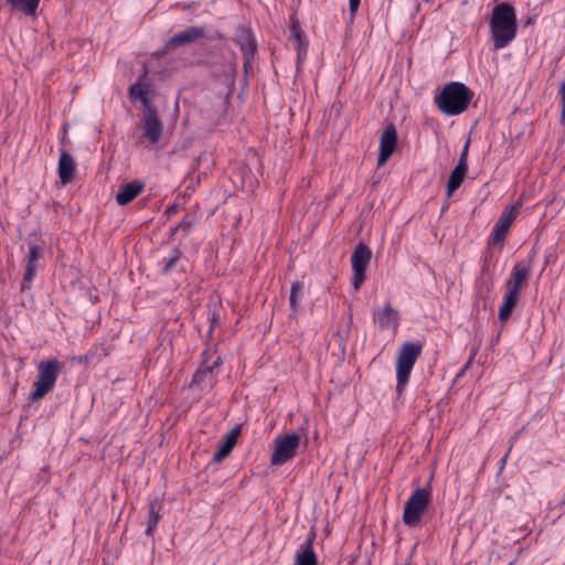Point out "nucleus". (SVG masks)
<instances>
[{
    "label": "nucleus",
    "instance_id": "1",
    "mask_svg": "<svg viewBox=\"0 0 565 565\" xmlns=\"http://www.w3.org/2000/svg\"><path fill=\"white\" fill-rule=\"evenodd\" d=\"M490 31L493 49L500 50L508 46L516 36V13L512 4L498 3L492 8L490 18Z\"/></svg>",
    "mask_w": 565,
    "mask_h": 565
},
{
    "label": "nucleus",
    "instance_id": "2",
    "mask_svg": "<svg viewBox=\"0 0 565 565\" xmlns=\"http://www.w3.org/2000/svg\"><path fill=\"white\" fill-rule=\"evenodd\" d=\"M473 98V92L460 82H450L435 96L439 110L447 116L462 114Z\"/></svg>",
    "mask_w": 565,
    "mask_h": 565
},
{
    "label": "nucleus",
    "instance_id": "3",
    "mask_svg": "<svg viewBox=\"0 0 565 565\" xmlns=\"http://www.w3.org/2000/svg\"><path fill=\"white\" fill-rule=\"evenodd\" d=\"M423 345L419 342L407 341L403 343L396 360V393L402 394L409 381L411 372L419 358Z\"/></svg>",
    "mask_w": 565,
    "mask_h": 565
},
{
    "label": "nucleus",
    "instance_id": "4",
    "mask_svg": "<svg viewBox=\"0 0 565 565\" xmlns=\"http://www.w3.org/2000/svg\"><path fill=\"white\" fill-rule=\"evenodd\" d=\"M431 499L430 487L417 488L405 503L403 522L408 527H417L423 521L424 513Z\"/></svg>",
    "mask_w": 565,
    "mask_h": 565
},
{
    "label": "nucleus",
    "instance_id": "5",
    "mask_svg": "<svg viewBox=\"0 0 565 565\" xmlns=\"http://www.w3.org/2000/svg\"><path fill=\"white\" fill-rule=\"evenodd\" d=\"M61 366V362L56 359H47L39 364V374L33 383L34 390L30 395L31 401H39L53 390Z\"/></svg>",
    "mask_w": 565,
    "mask_h": 565
},
{
    "label": "nucleus",
    "instance_id": "6",
    "mask_svg": "<svg viewBox=\"0 0 565 565\" xmlns=\"http://www.w3.org/2000/svg\"><path fill=\"white\" fill-rule=\"evenodd\" d=\"M275 449L270 457L271 466H282L291 460L300 445V436L297 433L279 435L274 440Z\"/></svg>",
    "mask_w": 565,
    "mask_h": 565
},
{
    "label": "nucleus",
    "instance_id": "7",
    "mask_svg": "<svg viewBox=\"0 0 565 565\" xmlns=\"http://www.w3.org/2000/svg\"><path fill=\"white\" fill-rule=\"evenodd\" d=\"M150 83L148 82V70L145 66L136 83L128 88V96L132 103L140 102L142 116L157 114V108L149 98Z\"/></svg>",
    "mask_w": 565,
    "mask_h": 565
},
{
    "label": "nucleus",
    "instance_id": "8",
    "mask_svg": "<svg viewBox=\"0 0 565 565\" xmlns=\"http://www.w3.org/2000/svg\"><path fill=\"white\" fill-rule=\"evenodd\" d=\"M372 258V250L365 243H359L351 256L352 286L359 290L366 278V269Z\"/></svg>",
    "mask_w": 565,
    "mask_h": 565
},
{
    "label": "nucleus",
    "instance_id": "9",
    "mask_svg": "<svg viewBox=\"0 0 565 565\" xmlns=\"http://www.w3.org/2000/svg\"><path fill=\"white\" fill-rule=\"evenodd\" d=\"M28 247L29 250L25 257L24 274L21 282L22 292L31 289L32 282L38 273L39 260L43 254V248L31 239L28 242Z\"/></svg>",
    "mask_w": 565,
    "mask_h": 565
},
{
    "label": "nucleus",
    "instance_id": "10",
    "mask_svg": "<svg viewBox=\"0 0 565 565\" xmlns=\"http://www.w3.org/2000/svg\"><path fill=\"white\" fill-rule=\"evenodd\" d=\"M520 206L521 204L518 203L511 206L510 209H505L501 213L499 220L497 221L492 228L491 242L493 244H502L505 241L510 227L516 217Z\"/></svg>",
    "mask_w": 565,
    "mask_h": 565
},
{
    "label": "nucleus",
    "instance_id": "11",
    "mask_svg": "<svg viewBox=\"0 0 565 565\" xmlns=\"http://www.w3.org/2000/svg\"><path fill=\"white\" fill-rule=\"evenodd\" d=\"M235 41L239 45V49L243 53L245 60L244 70L245 72H247L257 50L256 40L248 29L244 26H238Z\"/></svg>",
    "mask_w": 565,
    "mask_h": 565
},
{
    "label": "nucleus",
    "instance_id": "12",
    "mask_svg": "<svg viewBox=\"0 0 565 565\" xmlns=\"http://www.w3.org/2000/svg\"><path fill=\"white\" fill-rule=\"evenodd\" d=\"M205 36V28L204 26H190L182 32H179L171 36L166 45L164 51H173L180 46L193 43Z\"/></svg>",
    "mask_w": 565,
    "mask_h": 565
},
{
    "label": "nucleus",
    "instance_id": "13",
    "mask_svg": "<svg viewBox=\"0 0 565 565\" xmlns=\"http://www.w3.org/2000/svg\"><path fill=\"white\" fill-rule=\"evenodd\" d=\"M396 143H397L396 128L393 124H388L385 127V129L381 136L380 152H379V157H377L379 166L386 163V161L393 154Z\"/></svg>",
    "mask_w": 565,
    "mask_h": 565
},
{
    "label": "nucleus",
    "instance_id": "14",
    "mask_svg": "<svg viewBox=\"0 0 565 565\" xmlns=\"http://www.w3.org/2000/svg\"><path fill=\"white\" fill-rule=\"evenodd\" d=\"M373 321L381 330H396L399 326V313L387 302L382 309L373 311Z\"/></svg>",
    "mask_w": 565,
    "mask_h": 565
},
{
    "label": "nucleus",
    "instance_id": "15",
    "mask_svg": "<svg viewBox=\"0 0 565 565\" xmlns=\"http://www.w3.org/2000/svg\"><path fill=\"white\" fill-rule=\"evenodd\" d=\"M317 537L315 527H311L306 541L299 546L296 557L295 565H317L318 559L313 551V543Z\"/></svg>",
    "mask_w": 565,
    "mask_h": 565
},
{
    "label": "nucleus",
    "instance_id": "16",
    "mask_svg": "<svg viewBox=\"0 0 565 565\" xmlns=\"http://www.w3.org/2000/svg\"><path fill=\"white\" fill-rule=\"evenodd\" d=\"M530 274V262L527 264H515L511 270L510 278L507 281L508 290L520 294V290L526 285Z\"/></svg>",
    "mask_w": 565,
    "mask_h": 565
},
{
    "label": "nucleus",
    "instance_id": "17",
    "mask_svg": "<svg viewBox=\"0 0 565 565\" xmlns=\"http://www.w3.org/2000/svg\"><path fill=\"white\" fill-rule=\"evenodd\" d=\"M242 433V426L235 425L231 430H228L217 448V450L213 455V462H222L234 449L237 439Z\"/></svg>",
    "mask_w": 565,
    "mask_h": 565
},
{
    "label": "nucleus",
    "instance_id": "18",
    "mask_svg": "<svg viewBox=\"0 0 565 565\" xmlns=\"http://www.w3.org/2000/svg\"><path fill=\"white\" fill-rule=\"evenodd\" d=\"M142 131L151 143H158L163 132V122L157 114L142 116Z\"/></svg>",
    "mask_w": 565,
    "mask_h": 565
},
{
    "label": "nucleus",
    "instance_id": "19",
    "mask_svg": "<svg viewBox=\"0 0 565 565\" xmlns=\"http://www.w3.org/2000/svg\"><path fill=\"white\" fill-rule=\"evenodd\" d=\"M145 183L140 180H134L122 184L116 194V202L124 206L135 200L143 190Z\"/></svg>",
    "mask_w": 565,
    "mask_h": 565
},
{
    "label": "nucleus",
    "instance_id": "20",
    "mask_svg": "<svg viewBox=\"0 0 565 565\" xmlns=\"http://www.w3.org/2000/svg\"><path fill=\"white\" fill-rule=\"evenodd\" d=\"M76 162L74 158L65 150H62L58 159V178L63 185L70 183L75 173Z\"/></svg>",
    "mask_w": 565,
    "mask_h": 565
},
{
    "label": "nucleus",
    "instance_id": "21",
    "mask_svg": "<svg viewBox=\"0 0 565 565\" xmlns=\"http://www.w3.org/2000/svg\"><path fill=\"white\" fill-rule=\"evenodd\" d=\"M289 41L295 45L297 51V58L298 62H300L307 55L308 42L300 26L296 22H294L291 25Z\"/></svg>",
    "mask_w": 565,
    "mask_h": 565
},
{
    "label": "nucleus",
    "instance_id": "22",
    "mask_svg": "<svg viewBox=\"0 0 565 565\" xmlns=\"http://www.w3.org/2000/svg\"><path fill=\"white\" fill-rule=\"evenodd\" d=\"M492 255L487 254L483 257L482 266H481V273L482 277H487V279L478 281L479 284V295L481 297H488L492 292L493 289V281H492V274L490 273L489 263L491 260Z\"/></svg>",
    "mask_w": 565,
    "mask_h": 565
},
{
    "label": "nucleus",
    "instance_id": "23",
    "mask_svg": "<svg viewBox=\"0 0 565 565\" xmlns=\"http://www.w3.org/2000/svg\"><path fill=\"white\" fill-rule=\"evenodd\" d=\"M305 286L301 281H292L290 286V295H289V318L295 319L297 317L298 310L300 308V299L303 296Z\"/></svg>",
    "mask_w": 565,
    "mask_h": 565
},
{
    "label": "nucleus",
    "instance_id": "24",
    "mask_svg": "<svg viewBox=\"0 0 565 565\" xmlns=\"http://www.w3.org/2000/svg\"><path fill=\"white\" fill-rule=\"evenodd\" d=\"M518 300L519 294L509 290L507 291L498 313V318L500 321L504 322L511 317L514 308L516 307Z\"/></svg>",
    "mask_w": 565,
    "mask_h": 565
},
{
    "label": "nucleus",
    "instance_id": "25",
    "mask_svg": "<svg viewBox=\"0 0 565 565\" xmlns=\"http://www.w3.org/2000/svg\"><path fill=\"white\" fill-rule=\"evenodd\" d=\"M468 171V167H463L461 164H456L455 169L451 171L450 177L447 182V196H451L455 191H457Z\"/></svg>",
    "mask_w": 565,
    "mask_h": 565
},
{
    "label": "nucleus",
    "instance_id": "26",
    "mask_svg": "<svg viewBox=\"0 0 565 565\" xmlns=\"http://www.w3.org/2000/svg\"><path fill=\"white\" fill-rule=\"evenodd\" d=\"M13 10H17L24 15L33 17L39 8L40 0H6Z\"/></svg>",
    "mask_w": 565,
    "mask_h": 565
},
{
    "label": "nucleus",
    "instance_id": "27",
    "mask_svg": "<svg viewBox=\"0 0 565 565\" xmlns=\"http://www.w3.org/2000/svg\"><path fill=\"white\" fill-rule=\"evenodd\" d=\"M161 504L158 501H151L149 503V516H148V524L147 529L145 531L146 535L151 536L156 525L161 519Z\"/></svg>",
    "mask_w": 565,
    "mask_h": 565
},
{
    "label": "nucleus",
    "instance_id": "28",
    "mask_svg": "<svg viewBox=\"0 0 565 565\" xmlns=\"http://www.w3.org/2000/svg\"><path fill=\"white\" fill-rule=\"evenodd\" d=\"M107 355H108V349L104 344H100V345L94 347L84 355H81L78 358V361L82 363L100 362Z\"/></svg>",
    "mask_w": 565,
    "mask_h": 565
},
{
    "label": "nucleus",
    "instance_id": "29",
    "mask_svg": "<svg viewBox=\"0 0 565 565\" xmlns=\"http://www.w3.org/2000/svg\"><path fill=\"white\" fill-rule=\"evenodd\" d=\"M212 375V367H210L209 364H206V360H202L199 367L192 375L190 387H199L205 381L206 377Z\"/></svg>",
    "mask_w": 565,
    "mask_h": 565
},
{
    "label": "nucleus",
    "instance_id": "30",
    "mask_svg": "<svg viewBox=\"0 0 565 565\" xmlns=\"http://www.w3.org/2000/svg\"><path fill=\"white\" fill-rule=\"evenodd\" d=\"M182 253L179 248H173L171 255L162 260L163 267L161 274L164 276L170 275L177 269V266L181 259Z\"/></svg>",
    "mask_w": 565,
    "mask_h": 565
},
{
    "label": "nucleus",
    "instance_id": "31",
    "mask_svg": "<svg viewBox=\"0 0 565 565\" xmlns=\"http://www.w3.org/2000/svg\"><path fill=\"white\" fill-rule=\"evenodd\" d=\"M193 227L192 221L183 218L174 228H171V233L174 234L178 231H182L183 235H188Z\"/></svg>",
    "mask_w": 565,
    "mask_h": 565
},
{
    "label": "nucleus",
    "instance_id": "32",
    "mask_svg": "<svg viewBox=\"0 0 565 565\" xmlns=\"http://www.w3.org/2000/svg\"><path fill=\"white\" fill-rule=\"evenodd\" d=\"M558 95L561 97V121L565 122V81L558 87Z\"/></svg>",
    "mask_w": 565,
    "mask_h": 565
},
{
    "label": "nucleus",
    "instance_id": "33",
    "mask_svg": "<svg viewBox=\"0 0 565 565\" xmlns=\"http://www.w3.org/2000/svg\"><path fill=\"white\" fill-rule=\"evenodd\" d=\"M469 146H470V138H468V140L466 141L462 150H461V153H460V157H459V160L457 162V164H461L463 167H468V153H469Z\"/></svg>",
    "mask_w": 565,
    "mask_h": 565
},
{
    "label": "nucleus",
    "instance_id": "34",
    "mask_svg": "<svg viewBox=\"0 0 565 565\" xmlns=\"http://www.w3.org/2000/svg\"><path fill=\"white\" fill-rule=\"evenodd\" d=\"M210 320H211V323H210V328H209V331H207V338L212 337L213 330L215 329V327L218 323V319H217V316H216L215 312H213L211 315V319Z\"/></svg>",
    "mask_w": 565,
    "mask_h": 565
},
{
    "label": "nucleus",
    "instance_id": "35",
    "mask_svg": "<svg viewBox=\"0 0 565 565\" xmlns=\"http://www.w3.org/2000/svg\"><path fill=\"white\" fill-rule=\"evenodd\" d=\"M361 0H349V9L352 17L355 15L359 7H360Z\"/></svg>",
    "mask_w": 565,
    "mask_h": 565
},
{
    "label": "nucleus",
    "instance_id": "36",
    "mask_svg": "<svg viewBox=\"0 0 565 565\" xmlns=\"http://www.w3.org/2000/svg\"><path fill=\"white\" fill-rule=\"evenodd\" d=\"M222 364V358L221 356H217L213 362L212 364H209L210 367H212V372L214 371V369L218 367L220 365Z\"/></svg>",
    "mask_w": 565,
    "mask_h": 565
},
{
    "label": "nucleus",
    "instance_id": "37",
    "mask_svg": "<svg viewBox=\"0 0 565 565\" xmlns=\"http://www.w3.org/2000/svg\"><path fill=\"white\" fill-rule=\"evenodd\" d=\"M177 212H178V205H175V204L170 205V206L167 209V211H166V213H167L168 215H172V214H174V213H177Z\"/></svg>",
    "mask_w": 565,
    "mask_h": 565
},
{
    "label": "nucleus",
    "instance_id": "38",
    "mask_svg": "<svg viewBox=\"0 0 565 565\" xmlns=\"http://www.w3.org/2000/svg\"><path fill=\"white\" fill-rule=\"evenodd\" d=\"M211 353H210V350L209 349H205L203 352H202V360H206V364H209V358H210Z\"/></svg>",
    "mask_w": 565,
    "mask_h": 565
},
{
    "label": "nucleus",
    "instance_id": "39",
    "mask_svg": "<svg viewBox=\"0 0 565 565\" xmlns=\"http://www.w3.org/2000/svg\"><path fill=\"white\" fill-rule=\"evenodd\" d=\"M510 451H511V448H510V449L505 452V455L502 457V459H501V463H502V466H504V465H505L507 459H508V457H509V455H510Z\"/></svg>",
    "mask_w": 565,
    "mask_h": 565
},
{
    "label": "nucleus",
    "instance_id": "40",
    "mask_svg": "<svg viewBox=\"0 0 565 565\" xmlns=\"http://www.w3.org/2000/svg\"><path fill=\"white\" fill-rule=\"evenodd\" d=\"M519 434H520V433L518 431V433H515V434L513 435V437H512V443H514V441L516 440V438L519 437Z\"/></svg>",
    "mask_w": 565,
    "mask_h": 565
}]
</instances>
